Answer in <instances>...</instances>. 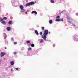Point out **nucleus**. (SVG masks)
I'll use <instances>...</instances> for the list:
<instances>
[{
  "label": "nucleus",
  "instance_id": "1",
  "mask_svg": "<svg viewBox=\"0 0 78 78\" xmlns=\"http://www.w3.org/2000/svg\"><path fill=\"white\" fill-rule=\"evenodd\" d=\"M44 32L43 35L41 36V37L45 41H46V39H47V36L48 34V30H44Z\"/></svg>",
  "mask_w": 78,
  "mask_h": 78
},
{
  "label": "nucleus",
  "instance_id": "2",
  "mask_svg": "<svg viewBox=\"0 0 78 78\" xmlns=\"http://www.w3.org/2000/svg\"><path fill=\"white\" fill-rule=\"evenodd\" d=\"M34 4H35L34 2H29L26 4L25 6L26 7H27V6H30L33 5H34Z\"/></svg>",
  "mask_w": 78,
  "mask_h": 78
},
{
  "label": "nucleus",
  "instance_id": "3",
  "mask_svg": "<svg viewBox=\"0 0 78 78\" xmlns=\"http://www.w3.org/2000/svg\"><path fill=\"white\" fill-rule=\"evenodd\" d=\"M20 9H21V10L20 11V12H25V11H26V9H24L23 6V5H20Z\"/></svg>",
  "mask_w": 78,
  "mask_h": 78
},
{
  "label": "nucleus",
  "instance_id": "4",
  "mask_svg": "<svg viewBox=\"0 0 78 78\" xmlns=\"http://www.w3.org/2000/svg\"><path fill=\"white\" fill-rule=\"evenodd\" d=\"M73 38L74 41H78V35H74L73 36Z\"/></svg>",
  "mask_w": 78,
  "mask_h": 78
},
{
  "label": "nucleus",
  "instance_id": "5",
  "mask_svg": "<svg viewBox=\"0 0 78 78\" xmlns=\"http://www.w3.org/2000/svg\"><path fill=\"white\" fill-rule=\"evenodd\" d=\"M16 0H12L11 3L13 6L14 7H16V6H17V5L16 4Z\"/></svg>",
  "mask_w": 78,
  "mask_h": 78
},
{
  "label": "nucleus",
  "instance_id": "6",
  "mask_svg": "<svg viewBox=\"0 0 78 78\" xmlns=\"http://www.w3.org/2000/svg\"><path fill=\"white\" fill-rule=\"evenodd\" d=\"M0 21L3 25H6V24L5 21H3V20L1 18L0 19Z\"/></svg>",
  "mask_w": 78,
  "mask_h": 78
},
{
  "label": "nucleus",
  "instance_id": "7",
  "mask_svg": "<svg viewBox=\"0 0 78 78\" xmlns=\"http://www.w3.org/2000/svg\"><path fill=\"white\" fill-rule=\"evenodd\" d=\"M55 21L56 22H59L60 21H62V22H63V21H64V20H63V19L62 18L61 19H60L59 18H58L56 19Z\"/></svg>",
  "mask_w": 78,
  "mask_h": 78
},
{
  "label": "nucleus",
  "instance_id": "8",
  "mask_svg": "<svg viewBox=\"0 0 78 78\" xmlns=\"http://www.w3.org/2000/svg\"><path fill=\"white\" fill-rule=\"evenodd\" d=\"M3 34H4L3 36H4V39L6 40V39L7 37V35L5 33H4Z\"/></svg>",
  "mask_w": 78,
  "mask_h": 78
},
{
  "label": "nucleus",
  "instance_id": "9",
  "mask_svg": "<svg viewBox=\"0 0 78 78\" xmlns=\"http://www.w3.org/2000/svg\"><path fill=\"white\" fill-rule=\"evenodd\" d=\"M33 51L34 53V55H35V54L37 53V52H38V50L37 49H34Z\"/></svg>",
  "mask_w": 78,
  "mask_h": 78
},
{
  "label": "nucleus",
  "instance_id": "10",
  "mask_svg": "<svg viewBox=\"0 0 78 78\" xmlns=\"http://www.w3.org/2000/svg\"><path fill=\"white\" fill-rule=\"evenodd\" d=\"M6 53L5 52H1V57H2V56H3L5 55Z\"/></svg>",
  "mask_w": 78,
  "mask_h": 78
},
{
  "label": "nucleus",
  "instance_id": "11",
  "mask_svg": "<svg viewBox=\"0 0 78 78\" xmlns=\"http://www.w3.org/2000/svg\"><path fill=\"white\" fill-rule=\"evenodd\" d=\"M10 65L11 66H13L14 65V62L13 61H12L11 62H10Z\"/></svg>",
  "mask_w": 78,
  "mask_h": 78
},
{
  "label": "nucleus",
  "instance_id": "12",
  "mask_svg": "<svg viewBox=\"0 0 78 78\" xmlns=\"http://www.w3.org/2000/svg\"><path fill=\"white\" fill-rule=\"evenodd\" d=\"M5 44H6V45H8V40H7V39L5 40Z\"/></svg>",
  "mask_w": 78,
  "mask_h": 78
},
{
  "label": "nucleus",
  "instance_id": "13",
  "mask_svg": "<svg viewBox=\"0 0 78 78\" xmlns=\"http://www.w3.org/2000/svg\"><path fill=\"white\" fill-rule=\"evenodd\" d=\"M35 33L37 35H39V33L38 32L37 30H35Z\"/></svg>",
  "mask_w": 78,
  "mask_h": 78
},
{
  "label": "nucleus",
  "instance_id": "14",
  "mask_svg": "<svg viewBox=\"0 0 78 78\" xmlns=\"http://www.w3.org/2000/svg\"><path fill=\"white\" fill-rule=\"evenodd\" d=\"M49 23L50 24H52L53 23V21L52 20H50L49 21Z\"/></svg>",
  "mask_w": 78,
  "mask_h": 78
},
{
  "label": "nucleus",
  "instance_id": "15",
  "mask_svg": "<svg viewBox=\"0 0 78 78\" xmlns=\"http://www.w3.org/2000/svg\"><path fill=\"white\" fill-rule=\"evenodd\" d=\"M6 29H7V31H10V30H11V27H8Z\"/></svg>",
  "mask_w": 78,
  "mask_h": 78
},
{
  "label": "nucleus",
  "instance_id": "16",
  "mask_svg": "<svg viewBox=\"0 0 78 78\" xmlns=\"http://www.w3.org/2000/svg\"><path fill=\"white\" fill-rule=\"evenodd\" d=\"M43 42H44V40H43V39H41L40 40V43H41V44H42V43H43Z\"/></svg>",
  "mask_w": 78,
  "mask_h": 78
},
{
  "label": "nucleus",
  "instance_id": "17",
  "mask_svg": "<svg viewBox=\"0 0 78 78\" xmlns=\"http://www.w3.org/2000/svg\"><path fill=\"white\" fill-rule=\"evenodd\" d=\"M33 13H35V14H37V12L36 11H33L31 12V13L32 14H33Z\"/></svg>",
  "mask_w": 78,
  "mask_h": 78
},
{
  "label": "nucleus",
  "instance_id": "18",
  "mask_svg": "<svg viewBox=\"0 0 78 78\" xmlns=\"http://www.w3.org/2000/svg\"><path fill=\"white\" fill-rule=\"evenodd\" d=\"M8 23L9 25H11V24H12V21H9Z\"/></svg>",
  "mask_w": 78,
  "mask_h": 78
},
{
  "label": "nucleus",
  "instance_id": "19",
  "mask_svg": "<svg viewBox=\"0 0 78 78\" xmlns=\"http://www.w3.org/2000/svg\"><path fill=\"white\" fill-rule=\"evenodd\" d=\"M60 16H57L56 17V19H59Z\"/></svg>",
  "mask_w": 78,
  "mask_h": 78
},
{
  "label": "nucleus",
  "instance_id": "20",
  "mask_svg": "<svg viewBox=\"0 0 78 78\" xmlns=\"http://www.w3.org/2000/svg\"><path fill=\"white\" fill-rule=\"evenodd\" d=\"M7 19V18L6 17H4L3 18V20H6Z\"/></svg>",
  "mask_w": 78,
  "mask_h": 78
},
{
  "label": "nucleus",
  "instance_id": "21",
  "mask_svg": "<svg viewBox=\"0 0 78 78\" xmlns=\"http://www.w3.org/2000/svg\"><path fill=\"white\" fill-rule=\"evenodd\" d=\"M54 2H55V1L53 0H51V2L52 3H54Z\"/></svg>",
  "mask_w": 78,
  "mask_h": 78
},
{
  "label": "nucleus",
  "instance_id": "22",
  "mask_svg": "<svg viewBox=\"0 0 78 78\" xmlns=\"http://www.w3.org/2000/svg\"><path fill=\"white\" fill-rule=\"evenodd\" d=\"M26 42L27 43V44H30V41H26Z\"/></svg>",
  "mask_w": 78,
  "mask_h": 78
},
{
  "label": "nucleus",
  "instance_id": "23",
  "mask_svg": "<svg viewBox=\"0 0 78 78\" xmlns=\"http://www.w3.org/2000/svg\"><path fill=\"white\" fill-rule=\"evenodd\" d=\"M31 46L32 47H34V44H31Z\"/></svg>",
  "mask_w": 78,
  "mask_h": 78
},
{
  "label": "nucleus",
  "instance_id": "24",
  "mask_svg": "<svg viewBox=\"0 0 78 78\" xmlns=\"http://www.w3.org/2000/svg\"><path fill=\"white\" fill-rule=\"evenodd\" d=\"M11 40L12 41V42H14V38H13V37L11 38Z\"/></svg>",
  "mask_w": 78,
  "mask_h": 78
},
{
  "label": "nucleus",
  "instance_id": "25",
  "mask_svg": "<svg viewBox=\"0 0 78 78\" xmlns=\"http://www.w3.org/2000/svg\"><path fill=\"white\" fill-rule=\"evenodd\" d=\"M30 50H31V48H30L28 49V51H30Z\"/></svg>",
  "mask_w": 78,
  "mask_h": 78
},
{
  "label": "nucleus",
  "instance_id": "26",
  "mask_svg": "<svg viewBox=\"0 0 78 78\" xmlns=\"http://www.w3.org/2000/svg\"><path fill=\"white\" fill-rule=\"evenodd\" d=\"M44 27H41V29L42 30H44Z\"/></svg>",
  "mask_w": 78,
  "mask_h": 78
},
{
  "label": "nucleus",
  "instance_id": "27",
  "mask_svg": "<svg viewBox=\"0 0 78 78\" xmlns=\"http://www.w3.org/2000/svg\"><path fill=\"white\" fill-rule=\"evenodd\" d=\"M68 22L69 23H71L72 24H73V23H72V22H71V21H68Z\"/></svg>",
  "mask_w": 78,
  "mask_h": 78
},
{
  "label": "nucleus",
  "instance_id": "28",
  "mask_svg": "<svg viewBox=\"0 0 78 78\" xmlns=\"http://www.w3.org/2000/svg\"><path fill=\"white\" fill-rule=\"evenodd\" d=\"M72 26H73L74 27H76V25H75V24H73V25H72Z\"/></svg>",
  "mask_w": 78,
  "mask_h": 78
},
{
  "label": "nucleus",
  "instance_id": "29",
  "mask_svg": "<svg viewBox=\"0 0 78 78\" xmlns=\"http://www.w3.org/2000/svg\"><path fill=\"white\" fill-rule=\"evenodd\" d=\"M40 35H42V32H41L40 33Z\"/></svg>",
  "mask_w": 78,
  "mask_h": 78
},
{
  "label": "nucleus",
  "instance_id": "30",
  "mask_svg": "<svg viewBox=\"0 0 78 78\" xmlns=\"http://www.w3.org/2000/svg\"><path fill=\"white\" fill-rule=\"evenodd\" d=\"M14 45H16V44H17V42H14Z\"/></svg>",
  "mask_w": 78,
  "mask_h": 78
},
{
  "label": "nucleus",
  "instance_id": "31",
  "mask_svg": "<svg viewBox=\"0 0 78 78\" xmlns=\"http://www.w3.org/2000/svg\"><path fill=\"white\" fill-rule=\"evenodd\" d=\"M16 53H17V52H14L13 53L14 55H16Z\"/></svg>",
  "mask_w": 78,
  "mask_h": 78
},
{
  "label": "nucleus",
  "instance_id": "32",
  "mask_svg": "<svg viewBox=\"0 0 78 78\" xmlns=\"http://www.w3.org/2000/svg\"><path fill=\"white\" fill-rule=\"evenodd\" d=\"M15 69H16V70H18V68H15Z\"/></svg>",
  "mask_w": 78,
  "mask_h": 78
},
{
  "label": "nucleus",
  "instance_id": "33",
  "mask_svg": "<svg viewBox=\"0 0 78 78\" xmlns=\"http://www.w3.org/2000/svg\"><path fill=\"white\" fill-rule=\"evenodd\" d=\"M63 11H64V10L63 11H62V12H60V13H59V14H61V13H62V12H63Z\"/></svg>",
  "mask_w": 78,
  "mask_h": 78
},
{
  "label": "nucleus",
  "instance_id": "34",
  "mask_svg": "<svg viewBox=\"0 0 78 78\" xmlns=\"http://www.w3.org/2000/svg\"><path fill=\"white\" fill-rule=\"evenodd\" d=\"M27 12H26L25 14H27Z\"/></svg>",
  "mask_w": 78,
  "mask_h": 78
},
{
  "label": "nucleus",
  "instance_id": "35",
  "mask_svg": "<svg viewBox=\"0 0 78 78\" xmlns=\"http://www.w3.org/2000/svg\"><path fill=\"white\" fill-rule=\"evenodd\" d=\"M53 46H54V47H55V44H53Z\"/></svg>",
  "mask_w": 78,
  "mask_h": 78
},
{
  "label": "nucleus",
  "instance_id": "36",
  "mask_svg": "<svg viewBox=\"0 0 78 78\" xmlns=\"http://www.w3.org/2000/svg\"><path fill=\"white\" fill-rule=\"evenodd\" d=\"M11 70L12 72H13V70H12V69H11Z\"/></svg>",
  "mask_w": 78,
  "mask_h": 78
},
{
  "label": "nucleus",
  "instance_id": "37",
  "mask_svg": "<svg viewBox=\"0 0 78 78\" xmlns=\"http://www.w3.org/2000/svg\"><path fill=\"white\" fill-rule=\"evenodd\" d=\"M48 33L49 34H50V32H49Z\"/></svg>",
  "mask_w": 78,
  "mask_h": 78
},
{
  "label": "nucleus",
  "instance_id": "38",
  "mask_svg": "<svg viewBox=\"0 0 78 78\" xmlns=\"http://www.w3.org/2000/svg\"><path fill=\"white\" fill-rule=\"evenodd\" d=\"M69 18H70V17H68V19H69Z\"/></svg>",
  "mask_w": 78,
  "mask_h": 78
},
{
  "label": "nucleus",
  "instance_id": "39",
  "mask_svg": "<svg viewBox=\"0 0 78 78\" xmlns=\"http://www.w3.org/2000/svg\"><path fill=\"white\" fill-rule=\"evenodd\" d=\"M31 44H29V46H31Z\"/></svg>",
  "mask_w": 78,
  "mask_h": 78
},
{
  "label": "nucleus",
  "instance_id": "40",
  "mask_svg": "<svg viewBox=\"0 0 78 78\" xmlns=\"http://www.w3.org/2000/svg\"><path fill=\"white\" fill-rule=\"evenodd\" d=\"M5 59H6V58H4V59H3V60H5Z\"/></svg>",
  "mask_w": 78,
  "mask_h": 78
},
{
  "label": "nucleus",
  "instance_id": "41",
  "mask_svg": "<svg viewBox=\"0 0 78 78\" xmlns=\"http://www.w3.org/2000/svg\"><path fill=\"white\" fill-rule=\"evenodd\" d=\"M5 49H6V47H5Z\"/></svg>",
  "mask_w": 78,
  "mask_h": 78
},
{
  "label": "nucleus",
  "instance_id": "42",
  "mask_svg": "<svg viewBox=\"0 0 78 78\" xmlns=\"http://www.w3.org/2000/svg\"><path fill=\"white\" fill-rule=\"evenodd\" d=\"M9 67L10 68V67H11L10 66H9Z\"/></svg>",
  "mask_w": 78,
  "mask_h": 78
},
{
  "label": "nucleus",
  "instance_id": "43",
  "mask_svg": "<svg viewBox=\"0 0 78 78\" xmlns=\"http://www.w3.org/2000/svg\"><path fill=\"white\" fill-rule=\"evenodd\" d=\"M1 63L0 62V64H1Z\"/></svg>",
  "mask_w": 78,
  "mask_h": 78
}]
</instances>
